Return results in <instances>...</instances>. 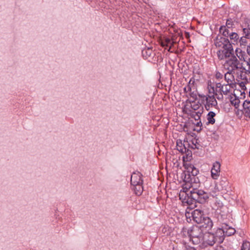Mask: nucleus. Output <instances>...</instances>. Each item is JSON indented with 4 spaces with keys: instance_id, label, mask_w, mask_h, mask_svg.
Returning <instances> with one entry per match:
<instances>
[{
    "instance_id": "f257e3e1",
    "label": "nucleus",
    "mask_w": 250,
    "mask_h": 250,
    "mask_svg": "<svg viewBox=\"0 0 250 250\" xmlns=\"http://www.w3.org/2000/svg\"><path fill=\"white\" fill-rule=\"evenodd\" d=\"M210 88L212 90V93L215 95L218 100H223V95H227L229 94L231 89L233 88V85L217 83H216L215 87L210 86Z\"/></svg>"
},
{
    "instance_id": "f03ea898",
    "label": "nucleus",
    "mask_w": 250,
    "mask_h": 250,
    "mask_svg": "<svg viewBox=\"0 0 250 250\" xmlns=\"http://www.w3.org/2000/svg\"><path fill=\"white\" fill-rule=\"evenodd\" d=\"M187 232L189 241L194 245H198L203 240V230L198 226H192L188 230Z\"/></svg>"
},
{
    "instance_id": "7ed1b4c3",
    "label": "nucleus",
    "mask_w": 250,
    "mask_h": 250,
    "mask_svg": "<svg viewBox=\"0 0 250 250\" xmlns=\"http://www.w3.org/2000/svg\"><path fill=\"white\" fill-rule=\"evenodd\" d=\"M212 208L215 210L216 214L220 216L221 220L223 221L227 218L229 213L228 208L223 204L222 201L219 198H215Z\"/></svg>"
},
{
    "instance_id": "20e7f679",
    "label": "nucleus",
    "mask_w": 250,
    "mask_h": 250,
    "mask_svg": "<svg viewBox=\"0 0 250 250\" xmlns=\"http://www.w3.org/2000/svg\"><path fill=\"white\" fill-rule=\"evenodd\" d=\"M240 61L237 59V57L234 55L231 57L226 59L223 66L225 69L229 72H235L238 66L239 65Z\"/></svg>"
},
{
    "instance_id": "39448f33",
    "label": "nucleus",
    "mask_w": 250,
    "mask_h": 250,
    "mask_svg": "<svg viewBox=\"0 0 250 250\" xmlns=\"http://www.w3.org/2000/svg\"><path fill=\"white\" fill-rule=\"evenodd\" d=\"M220 33L224 37H229L231 44H237L238 42L239 36L234 32H230L225 26H221L219 28Z\"/></svg>"
},
{
    "instance_id": "423d86ee",
    "label": "nucleus",
    "mask_w": 250,
    "mask_h": 250,
    "mask_svg": "<svg viewBox=\"0 0 250 250\" xmlns=\"http://www.w3.org/2000/svg\"><path fill=\"white\" fill-rule=\"evenodd\" d=\"M199 97L201 98L202 102L206 101V104H205V107L207 110H210V108L214 107H217V102L215 99L214 94L212 95H205L203 94H199Z\"/></svg>"
},
{
    "instance_id": "0eeeda50",
    "label": "nucleus",
    "mask_w": 250,
    "mask_h": 250,
    "mask_svg": "<svg viewBox=\"0 0 250 250\" xmlns=\"http://www.w3.org/2000/svg\"><path fill=\"white\" fill-rule=\"evenodd\" d=\"M218 59L220 60L227 59L234 55L233 48L232 44L226 47L219 49L217 52Z\"/></svg>"
},
{
    "instance_id": "6e6552de",
    "label": "nucleus",
    "mask_w": 250,
    "mask_h": 250,
    "mask_svg": "<svg viewBox=\"0 0 250 250\" xmlns=\"http://www.w3.org/2000/svg\"><path fill=\"white\" fill-rule=\"evenodd\" d=\"M193 192L189 195L193 200H196L198 203H205L208 199V194L203 190L199 189Z\"/></svg>"
},
{
    "instance_id": "1a4fd4ad",
    "label": "nucleus",
    "mask_w": 250,
    "mask_h": 250,
    "mask_svg": "<svg viewBox=\"0 0 250 250\" xmlns=\"http://www.w3.org/2000/svg\"><path fill=\"white\" fill-rule=\"evenodd\" d=\"M236 70L237 71V74L238 77L240 79L244 81H247L248 76L250 75V68H248V69H247L246 67L244 66L243 63L240 62Z\"/></svg>"
},
{
    "instance_id": "9d476101",
    "label": "nucleus",
    "mask_w": 250,
    "mask_h": 250,
    "mask_svg": "<svg viewBox=\"0 0 250 250\" xmlns=\"http://www.w3.org/2000/svg\"><path fill=\"white\" fill-rule=\"evenodd\" d=\"M214 44L216 47L220 49L226 47L227 45L228 46L229 45H231V43H230L229 39L226 38V37L217 36L214 41Z\"/></svg>"
},
{
    "instance_id": "9b49d317",
    "label": "nucleus",
    "mask_w": 250,
    "mask_h": 250,
    "mask_svg": "<svg viewBox=\"0 0 250 250\" xmlns=\"http://www.w3.org/2000/svg\"><path fill=\"white\" fill-rule=\"evenodd\" d=\"M202 220L201 223H198L200 224V228L205 229L206 230L209 231L211 230L213 227V222L210 218L205 216Z\"/></svg>"
},
{
    "instance_id": "f8f14e48",
    "label": "nucleus",
    "mask_w": 250,
    "mask_h": 250,
    "mask_svg": "<svg viewBox=\"0 0 250 250\" xmlns=\"http://www.w3.org/2000/svg\"><path fill=\"white\" fill-rule=\"evenodd\" d=\"M191 215L193 221L197 224L201 223L206 216L202 210L198 209H195L192 212Z\"/></svg>"
},
{
    "instance_id": "ddd939ff",
    "label": "nucleus",
    "mask_w": 250,
    "mask_h": 250,
    "mask_svg": "<svg viewBox=\"0 0 250 250\" xmlns=\"http://www.w3.org/2000/svg\"><path fill=\"white\" fill-rule=\"evenodd\" d=\"M174 250H197L194 247H191L185 241H180L174 247Z\"/></svg>"
},
{
    "instance_id": "4468645a",
    "label": "nucleus",
    "mask_w": 250,
    "mask_h": 250,
    "mask_svg": "<svg viewBox=\"0 0 250 250\" xmlns=\"http://www.w3.org/2000/svg\"><path fill=\"white\" fill-rule=\"evenodd\" d=\"M216 241L217 238L214 234L212 233H208L207 236V237L205 238L203 243V245L205 247L212 246L214 245Z\"/></svg>"
},
{
    "instance_id": "2eb2a0df",
    "label": "nucleus",
    "mask_w": 250,
    "mask_h": 250,
    "mask_svg": "<svg viewBox=\"0 0 250 250\" xmlns=\"http://www.w3.org/2000/svg\"><path fill=\"white\" fill-rule=\"evenodd\" d=\"M142 175L139 172H134L131 176V185H137L139 184H143L142 178Z\"/></svg>"
},
{
    "instance_id": "dca6fc26",
    "label": "nucleus",
    "mask_w": 250,
    "mask_h": 250,
    "mask_svg": "<svg viewBox=\"0 0 250 250\" xmlns=\"http://www.w3.org/2000/svg\"><path fill=\"white\" fill-rule=\"evenodd\" d=\"M190 109H188V112L193 111H203V107L199 101H193L190 102Z\"/></svg>"
},
{
    "instance_id": "f3484780",
    "label": "nucleus",
    "mask_w": 250,
    "mask_h": 250,
    "mask_svg": "<svg viewBox=\"0 0 250 250\" xmlns=\"http://www.w3.org/2000/svg\"><path fill=\"white\" fill-rule=\"evenodd\" d=\"M243 112L246 117L250 118V101L245 100L243 103Z\"/></svg>"
},
{
    "instance_id": "a211bd4d",
    "label": "nucleus",
    "mask_w": 250,
    "mask_h": 250,
    "mask_svg": "<svg viewBox=\"0 0 250 250\" xmlns=\"http://www.w3.org/2000/svg\"><path fill=\"white\" fill-rule=\"evenodd\" d=\"M235 72H231L228 71V72L225 74L224 78L227 83L234 85L233 81L234 80V78L233 74Z\"/></svg>"
},
{
    "instance_id": "6ab92c4d",
    "label": "nucleus",
    "mask_w": 250,
    "mask_h": 250,
    "mask_svg": "<svg viewBox=\"0 0 250 250\" xmlns=\"http://www.w3.org/2000/svg\"><path fill=\"white\" fill-rule=\"evenodd\" d=\"M230 102L231 104L233 105L235 108L238 109L241 103L239 97H236L235 95H232L230 96Z\"/></svg>"
},
{
    "instance_id": "aec40b11",
    "label": "nucleus",
    "mask_w": 250,
    "mask_h": 250,
    "mask_svg": "<svg viewBox=\"0 0 250 250\" xmlns=\"http://www.w3.org/2000/svg\"><path fill=\"white\" fill-rule=\"evenodd\" d=\"M187 172L189 173V175L191 174L193 177L196 176L198 173V170L191 164L188 165L186 167Z\"/></svg>"
},
{
    "instance_id": "412c9836",
    "label": "nucleus",
    "mask_w": 250,
    "mask_h": 250,
    "mask_svg": "<svg viewBox=\"0 0 250 250\" xmlns=\"http://www.w3.org/2000/svg\"><path fill=\"white\" fill-rule=\"evenodd\" d=\"M198 182H196L195 179L194 178V182H191V188L189 192H188V195L191 194V193H193V191L195 192L199 189V188L200 187V184L199 182L198 179Z\"/></svg>"
},
{
    "instance_id": "4be33fe9",
    "label": "nucleus",
    "mask_w": 250,
    "mask_h": 250,
    "mask_svg": "<svg viewBox=\"0 0 250 250\" xmlns=\"http://www.w3.org/2000/svg\"><path fill=\"white\" fill-rule=\"evenodd\" d=\"M222 189L223 188H221L219 187L218 185H215L214 187L211 188L209 194L211 196L215 198L217 197V196L218 195L219 191Z\"/></svg>"
},
{
    "instance_id": "5701e85b",
    "label": "nucleus",
    "mask_w": 250,
    "mask_h": 250,
    "mask_svg": "<svg viewBox=\"0 0 250 250\" xmlns=\"http://www.w3.org/2000/svg\"><path fill=\"white\" fill-rule=\"evenodd\" d=\"M143 184H139L137 185H132V189L137 195H141L143 191Z\"/></svg>"
},
{
    "instance_id": "b1692460",
    "label": "nucleus",
    "mask_w": 250,
    "mask_h": 250,
    "mask_svg": "<svg viewBox=\"0 0 250 250\" xmlns=\"http://www.w3.org/2000/svg\"><path fill=\"white\" fill-rule=\"evenodd\" d=\"M235 53L240 61H244V62H246L247 60H245V52L242 51L240 48H237L235 50Z\"/></svg>"
},
{
    "instance_id": "393cba45",
    "label": "nucleus",
    "mask_w": 250,
    "mask_h": 250,
    "mask_svg": "<svg viewBox=\"0 0 250 250\" xmlns=\"http://www.w3.org/2000/svg\"><path fill=\"white\" fill-rule=\"evenodd\" d=\"M203 111H193L188 112L191 118L195 119V120L198 121L200 120L201 115L203 114Z\"/></svg>"
},
{
    "instance_id": "a878e982",
    "label": "nucleus",
    "mask_w": 250,
    "mask_h": 250,
    "mask_svg": "<svg viewBox=\"0 0 250 250\" xmlns=\"http://www.w3.org/2000/svg\"><path fill=\"white\" fill-rule=\"evenodd\" d=\"M215 115V113L213 111H210L208 112L207 115V120L208 124L213 125L215 123V120L214 119V117Z\"/></svg>"
},
{
    "instance_id": "bb28decb",
    "label": "nucleus",
    "mask_w": 250,
    "mask_h": 250,
    "mask_svg": "<svg viewBox=\"0 0 250 250\" xmlns=\"http://www.w3.org/2000/svg\"><path fill=\"white\" fill-rule=\"evenodd\" d=\"M173 45V42L171 41V40L169 38H166L165 40H163L161 42V45L163 47H168L170 45L169 49H168V51H170V50L171 48V46Z\"/></svg>"
},
{
    "instance_id": "cd10ccee",
    "label": "nucleus",
    "mask_w": 250,
    "mask_h": 250,
    "mask_svg": "<svg viewBox=\"0 0 250 250\" xmlns=\"http://www.w3.org/2000/svg\"><path fill=\"white\" fill-rule=\"evenodd\" d=\"M143 57L147 59L149 57H151L153 54L152 50L151 48H148L146 49H144L142 52Z\"/></svg>"
},
{
    "instance_id": "c85d7f7f",
    "label": "nucleus",
    "mask_w": 250,
    "mask_h": 250,
    "mask_svg": "<svg viewBox=\"0 0 250 250\" xmlns=\"http://www.w3.org/2000/svg\"><path fill=\"white\" fill-rule=\"evenodd\" d=\"M183 202V203H187L189 205H191L194 203L197 202L196 200H193V199L191 198V196H190V195H186Z\"/></svg>"
},
{
    "instance_id": "c756f323",
    "label": "nucleus",
    "mask_w": 250,
    "mask_h": 250,
    "mask_svg": "<svg viewBox=\"0 0 250 250\" xmlns=\"http://www.w3.org/2000/svg\"><path fill=\"white\" fill-rule=\"evenodd\" d=\"M249 39L248 38H246L245 37H241L239 39L238 42L240 44V46L242 47H245L247 46L248 44V40Z\"/></svg>"
},
{
    "instance_id": "7c9ffc66",
    "label": "nucleus",
    "mask_w": 250,
    "mask_h": 250,
    "mask_svg": "<svg viewBox=\"0 0 250 250\" xmlns=\"http://www.w3.org/2000/svg\"><path fill=\"white\" fill-rule=\"evenodd\" d=\"M225 26H226V28L229 30L233 28L234 27V20L231 18L227 19L226 25Z\"/></svg>"
},
{
    "instance_id": "2f4dec72",
    "label": "nucleus",
    "mask_w": 250,
    "mask_h": 250,
    "mask_svg": "<svg viewBox=\"0 0 250 250\" xmlns=\"http://www.w3.org/2000/svg\"><path fill=\"white\" fill-rule=\"evenodd\" d=\"M243 36L246 38H248L250 40V27L249 26H247L245 27H243L242 29Z\"/></svg>"
},
{
    "instance_id": "473e14b6",
    "label": "nucleus",
    "mask_w": 250,
    "mask_h": 250,
    "mask_svg": "<svg viewBox=\"0 0 250 250\" xmlns=\"http://www.w3.org/2000/svg\"><path fill=\"white\" fill-rule=\"evenodd\" d=\"M177 150L182 153L186 152L187 148L185 146V145H183L181 141L177 142Z\"/></svg>"
},
{
    "instance_id": "72a5a7b5",
    "label": "nucleus",
    "mask_w": 250,
    "mask_h": 250,
    "mask_svg": "<svg viewBox=\"0 0 250 250\" xmlns=\"http://www.w3.org/2000/svg\"><path fill=\"white\" fill-rule=\"evenodd\" d=\"M223 233H225L226 235L228 236H230L235 232V229L231 227H229L228 229L226 228L223 229Z\"/></svg>"
},
{
    "instance_id": "f704fd0d",
    "label": "nucleus",
    "mask_w": 250,
    "mask_h": 250,
    "mask_svg": "<svg viewBox=\"0 0 250 250\" xmlns=\"http://www.w3.org/2000/svg\"><path fill=\"white\" fill-rule=\"evenodd\" d=\"M191 188V182H186L185 184L183 186V189L186 195H188V192H189Z\"/></svg>"
},
{
    "instance_id": "c9c22d12",
    "label": "nucleus",
    "mask_w": 250,
    "mask_h": 250,
    "mask_svg": "<svg viewBox=\"0 0 250 250\" xmlns=\"http://www.w3.org/2000/svg\"><path fill=\"white\" fill-rule=\"evenodd\" d=\"M220 172L211 168V176L213 179H217L220 175Z\"/></svg>"
},
{
    "instance_id": "e433bc0d",
    "label": "nucleus",
    "mask_w": 250,
    "mask_h": 250,
    "mask_svg": "<svg viewBox=\"0 0 250 250\" xmlns=\"http://www.w3.org/2000/svg\"><path fill=\"white\" fill-rule=\"evenodd\" d=\"M250 243L248 241H244L241 246V250H250Z\"/></svg>"
},
{
    "instance_id": "4c0bfd02",
    "label": "nucleus",
    "mask_w": 250,
    "mask_h": 250,
    "mask_svg": "<svg viewBox=\"0 0 250 250\" xmlns=\"http://www.w3.org/2000/svg\"><path fill=\"white\" fill-rule=\"evenodd\" d=\"M220 167L221 164H220V163L218 161H216L215 163H213L212 169L220 172Z\"/></svg>"
},
{
    "instance_id": "58836bf2",
    "label": "nucleus",
    "mask_w": 250,
    "mask_h": 250,
    "mask_svg": "<svg viewBox=\"0 0 250 250\" xmlns=\"http://www.w3.org/2000/svg\"><path fill=\"white\" fill-rule=\"evenodd\" d=\"M202 124L201 123V120H199L197 121V122L196 123V128L194 129V130L199 132L200 131L202 128Z\"/></svg>"
},
{
    "instance_id": "ea45409f",
    "label": "nucleus",
    "mask_w": 250,
    "mask_h": 250,
    "mask_svg": "<svg viewBox=\"0 0 250 250\" xmlns=\"http://www.w3.org/2000/svg\"><path fill=\"white\" fill-rule=\"evenodd\" d=\"M184 91L185 93H190L191 92V87L189 84H188L184 88Z\"/></svg>"
},
{
    "instance_id": "a19ab883",
    "label": "nucleus",
    "mask_w": 250,
    "mask_h": 250,
    "mask_svg": "<svg viewBox=\"0 0 250 250\" xmlns=\"http://www.w3.org/2000/svg\"><path fill=\"white\" fill-rule=\"evenodd\" d=\"M223 77V75L219 72H217L215 74V78L218 80L222 79Z\"/></svg>"
},
{
    "instance_id": "79ce46f5",
    "label": "nucleus",
    "mask_w": 250,
    "mask_h": 250,
    "mask_svg": "<svg viewBox=\"0 0 250 250\" xmlns=\"http://www.w3.org/2000/svg\"><path fill=\"white\" fill-rule=\"evenodd\" d=\"M190 96L191 98H192L193 99V101H196V99H197V95H196V93L195 92H194V91L193 92H191L189 93Z\"/></svg>"
},
{
    "instance_id": "37998d69",
    "label": "nucleus",
    "mask_w": 250,
    "mask_h": 250,
    "mask_svg": "<svg viewBox=\"0 0 250 250\" xmlns=\"http://www.w3.org/2000/svg\"><path fill=\"white\" fill-rule=\"evenodd\" d=\"M246 63L247 66H248V68L250 69V58H249L248 60L246 61Z\"/></svg>"
},
{
    "instance_id": "c03bdc74",
    "label": "nucleus",
    "mask_w": 250,
    "mask_h": 250,
    "mask_svg": "<svg viewBox=\"0 0 250 250\" xmlns=\"http://www.w3.org/2000/svg\"><path fill=\"white\" fill-rule=\"evenodd\" d=\"M216 250H224L223 246L219 245L216 246Z\"/></svg>"
},
{
    "instance_id": "a18cd8bd",
    "label": "nucleus",
    "mask_w": 250,
    "mask_h": 250,
    "mask_svg": "<svg viewBox=\"0 0 250 250\" xmlns=\"http://www.w3.org/2000/svg\"><path fill=\"white\" fill-rule=\"evenodd\" d=\"M247 52H248V53L249 54H250V52H249V48H247Z\"/></svg>"
},
{
    "instance_id": "49530a36",
    "label": "nucleus",
    "mask_w": 250,
    "mask_h": 250,
    "mask_svg": "<svg viewBox=\"0 0 250 250\" xmlns=\"http://www.w3.org/2000/svg\"><path fill=\"white\" fill-rule=\"evenodd\" d=\"M222 182H223V181L220 182V183H221ZM226 183L225 182H224V183Z\"/></svg>"
}]
</instances>
